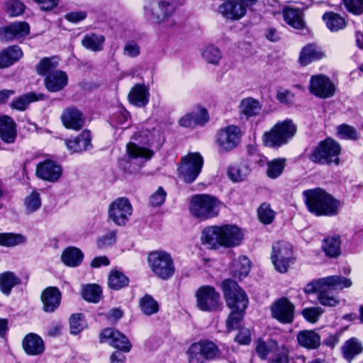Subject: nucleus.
<instances>
[{
  "mask_svg": "<svg viewBox=\"0 0 363 363\" xmlns=\"http://www.w3.org/2000/svg\"><path fill=\"white\" fill-rule=\"evenodd\" d=\"M221 289L227 306L233 310L226 320L227 333H230L239 328L248 305V298L245 291L233 280H224Z\"/></svg>",
  "mask_w": 363,
  "mask_h": 363,
  "instance_id": "1",
  "label": "nucleus"
},
{
  "mask_svg": "<svg viewBox=\"0 0 363 363\" xmlns=\"http://www.w3.org/2000/svg\"><path fill=\"white\" fill-rule=\"evenodd\" d=\"M243 233L235 225H213L204 228L201 240L203 245L211 248L219 247H234L238 246L243 240Z\"/></svg>",
  "mask_w": 363,
  "mask_h": 363,
  "instance_id": "2",
  "label": "nucleus"
},
{
  "mask_svg": "<svg viewBox=\"0 0 363 363\" xmlns=\"http://www.w3.org/2000/svg\"><path fill=\"white\" fill-rule=\"evenodd\" d=\"M306 203L310 212L316 216H333L338 213L340 201L321 189L303 192Z\"/></svg>",
  "mask_w": 363,
  "mask_h": 363,
  "instance_id": "3",
  "label": "nucleus"
},
{
  "mask_svg": "<svg viewBox=\"0 0 363 363\" xmlns=\"http://www.w3.org/2000/svg\"><path fill=\"white\" fill-rule=\"evenodd\" d=\"M222 203L215 196L208 194H196L189 201L191 214L200 220H206L216 217L220 212Z\"/></svg>",
  "mask_w": 363,
  "mask_h": 363,
  "instance_id": "4",
  "label": "nucleus"
},
{
  "mask_svg": "<svg viewBox=\"0 0 363 363\" xmlns=\"http://www.w3.org/2000/svg\"><path fill=\"white\" fill-rule=\"evenodd\" d=\"M159 133L155 129L152 130H145L135 133V140H138L142 145L134 143H129L126 145V152L130 159L141 160L146 162L154 155V151L150 147L157 142Z\"/></svg>",
  "mask_w": 363,
  "mask_h": 363,
  "instance_id": "5",
  "label": "nucleus"
},
{
  "mask_svg": "<svg viewBox=\"0 0 363 363\" xmlns=\"http://www.w3.org/2000/svg\"><path fill=\"white\" fill-rule=\"evenodd\" d=\"M296 131V124L291 120L286 119L277 123L269 131L265 132L262 141L265 146L278 148L287 144Z\"/></svg>",
  "mask_w": 363,
  "mask_h": 363,
  "instance_id": "6",
  "label": "nucleus"
},
{
  "mask_svg": "<svg viewBox=\"0 0 363 363\" xmlns=\"http://www.w3.org/2000/svg\"><path fill=\"white\" fill-rule=\"evenodd\" d=\"M341 151L340 144L332 138L320 142L312 151L310 160L320 164H338Z\"/></svg>",
  "mask_w": 363,
  "mask_h": 363,
  "instance_id": "7",
  "label": "nucleus"
},
{
  "mask_svg": "<svg viewBox=\"0 0 363 363\" xmlns=\"http://www.w3.org/2000/svg\"><path fill=\"white\" fill-rule=\"evenodd\" d=\"M149 267L153 274L162 280L170 279L175 268L171 255L165 251H154L147 257Z\"/></svg>",
  "mask_w": 363,
  "mask_h": 363,
  "instance_id": "8",
  "label": "nucleus"
},
{
  "mask_svg": "<svg viewBox=\"0 0 363 363\" xmlns=\"http://www.w3.org/2000/svg\"><path fill=\"white\" fill-rule=\"evenodd\" d=\"M177 0H147L144 6L145 17L152 23H160L174 11Z\"/></svg>",
  "mask_w": 363,
  "mask_h": 363,
  "instance_id": "9",
  "label": "nucleus"
},
{
  "mask_svg": "<svg viewBox=\"0 0 363 363\" xmlns=\"http://www.w3.org/2000/svg\"><path fill=\"white\" fill-rule=\"evenodd\" d=\"M203 164L202 156L198 152H191L184 156L178 168L179 175L186 183L194 182L199 175Z\"/></svg>",
  "mask_w": 363,
  "mask_h": 363,
  "instance_id": "10",
  "label": "nucleus"
},
{
  "mask_svg": "<svg viewBox=\"0 0 363 363\" xmlns=\"http://www.w3.org/2000/svg\"><path fill=\"white\" fill-rule=\"evenodd\" d=\"M242 132L240 127L229 125L218 130L216 145L219 152H228L235 149L240 143Z\"/></svg>",
  "mask_w": 363,
  "mask_h": 363,
  "instance_id": "11",
  "label": "nucleus"
},
{
  "mask_svg": "<svg viewBox=\"0 0 363 363\" xmlns=\"http://www.w3.org/2000/svg\"><path fill=\"white\" fill-rule=\"evenodd\" d=\"M187 354L189 363H204L218 357L219 350L213 342L200 341L189 347Z\"/></svg>",
  "mask_w": 363,
  "mask_h": 363,
  "instance_id": "12",
  "label": "nucleus"
},
{
  "mask_svg": "<svg viewBox=\"0 0 363 363\" xmlns=\"http://www.w3.org/2000/svg\"><path fill=\"white\" fill-rule=\"evenodd\" d=\"M272 262L276 270L286 273L293 262V250L291 244L286 242H277L272 246Z\"/></svg>",
  "mask_w": 363,
  "mask_h": 363,
  "instance_id": "13",
  "label": "nucleus"
},
{
  "mask_svg": "<svg viewBox=\"0 0 363 363\" xmlns=\"http://www.w3.org/2000/svg\"><path fill=\"white\" fill-rule=\"evenodd\" d=\"M196 297L197 306L203 311H215L221 308L220 294L213 286H201L196 293Z\"/></svg>",
  "mask_w": 363,
  "mask_h": 363,
  "instance_id": "14",
  "label": "nucleus"
},
{
  "mask_svg": "<svg viewBox=\"0 0 363 363\" xmlns=\"http://www.w3.org/2000/svg\"><path fill=\"white\" fill-rule=\"evenodd\" d=\"M133 208L125 198H118L113 201L108 208V218L118 225H124L132 215Z\"/></svg>",
  "mask_w": 363,
  "mask_h": 363,
  "instance_id": "15",
  "label": "nucleus"
},
{
  "mask_svg": "<svg viewBox=\"0 0 363 363\" xmlns=\"http://www.w3.org/2000/svg\"><path fill=\"white\" fill-rule=\"evenodd\" d=\"M309 90L315 96L326 99L335 94V86L328 77L318 74L311 77Z\"/></svg>",
  "mask_w": 363,
  "mask_h": 363,
  "instance_id": "16",
  "label": "nucleus"
},
{
  "mask_svg": "<svg viewBox=\"0 0 363 363\" xmlns=\"http://www.w3.org/2000/svg\"><path fill=\"white\" fill-rule=\"evenodd\" d=\"M272 316L279 322L288 324L294 320V306L286 298L276 301L271 306Z\"/></svg>",
  "mask_w": 363,
  "mask_h": 363,
  "instance_id": "17",
  "label": "nucleus"
},
{
  "mask_svg": "<svg viewBox=\"0 0 363 363\" xmlns=\"http://www.w3.org/2000/svg\"><path fill=\"white\" fill-rule=\"evenodd\" d=\"M218 13L225 20L235 21L243 18L247 9L238 0H225L218 7Z\"/></svg>",
  "mask_w": 363,
  "mask_h": 363,
  "instance_id": "18",
  "label": "nucleus"
},
{
  "mask_svg": "<svg viewBox=\"0 0 363 363\" xmlns=\"http://www.w3.org/2000/svg\"><path fill=\"white\" fill-rule=\"evenodd\" d=\"M101 342H108L113 347L128 352L131 348V345L128 338L121 333L113 328L104 329L100 335Z\"/></svg>",
  "mask_w": 363,
  "mask_h": 363,
  "instance_id": "19",
  "label": "nucleus"
},
{
  "mask_svg": "<svg viewBox=\"0 0 363 363\" xmlns=\"http://www.w3.org/2000/svg\"><path fill=\"white\" fill-rule=\"evenodd\" d=\"M63 125L67 129L79 130L85 123V118L80 110L74 106L65 108L60 117Z\"/></svg>",
  "mask_w": 363,
  "mask_h": 363,
  "instance_id": "20",
  "label": "nucleus"
},
{
  "mask_svg": "<svg viewBox=\"0 0 363 363\" xmlns=\"http://www.w3.org/2000/svg\"><path fill=\"white\" fill-rule=\"evenodd\" d=\"M62 174L60 166L52 160H45L39 163L36 168V175L38 178L50 182H57Z\"/></svg>",
  "mask_w": 363,
  "mask_h": 363,
  "instance_id": "21",
  "label": "nucleus"
},
{
  "mask_svg": "<svg viewBox=\"0 0 363 363\" xmlns=\"http://www.w3.org/2000/svg\"><path fill=\"white\" fill-rule=\"evenodd\" d=\"M208 121V115L206 108H197L186 113L179 120V124L184 128H193L196 125H203Z\"/></svg>",
  "mask_w": 363,
  "mask_h": 363,
  "instance_id": "22",
  "label": "nucleus"
},
{
  "mask_svg": "<svg viewBox=\"0 0 363 363\" xmlns=\"http://www.w3.org/2000/svg\"><path fill=\"white\" fill-rule=\"evenodd\" d=\"M30 26L26 22H16L10 26L0 28V39L9 41L18 39L29 33Z\"/></svg>",
  "mask_w": 363,
  "mask_h": 363,
  "instance_id": "23",
  "label": "nucleus"
},
{
  "mask_svg": "<svg viewBox=\"0 0 363 363\" xmlns=\"http://www.w3.org/2000/svg\"><path fill=\"white\" fill-rule=\"evenodd\" d=\"M65 144L72 153L86 151L92 147L91 133L89 130H84L77 137L65 140Z\"/></svg>",
  "mask_w": 363,
  "mask_h": 363,
  "instance_id": "24",
  "label": "nucleus"
},
{
  "mask_svg": "<svg viewBox=\"0 0 363 363\" xmlns=\"http://www.w3.org/2000/svg\"><path fill=\"white\" fill-rule=\"evenodd\" d=\"M24 352L30 356L41 354L45 350L43 339L35 333H29L24 337L22 341Z\"/></svg>",
  "mask_w": 363,
  "mask_h": 363,
  "instance_id": "25",
  "label": "nucleus"
},
{
  "mask_svg": "<svg viewBox=\"0 0 363 363\" xmlns=\"http://www.w3.org/2000/svg\"><path fill=\"white\" fill-rule=\"evenodd\" d=\"M150 93L148 87L144 84H137L129 92V102L137 107H145L149 103Z\"/></svg>",
  "mask_w": 363,
  "mask_h": 363,
  "instance_id": "26",
  "label": "nucleus"
},
{
  "mask_svg": "<svg viewBox=\"0 0 363 363\" xmlns=\"http://www.w3.org/2000/svg\"><path fill=\"white\" fill-rule=\"evenodd\" d=\"M325 57V52L315 44L304 46L299 54L298 62L302 66H306L313 61L319 60Z\"/></svg>",
  "mask_w": 363,
  "mask_h": 363,
  "instance_id": "27",
  "label": "nucleus"
},
{
  "mask_svg": "<svg viewBox=\"0 0 363 363\" xmlns=\"http://www.w3.org/2000/svg\"><path fill=\"white\" fill-rule=\"evenodd\" d=\"M41 299L43 310L45 312H53L60 304L61 293L57 288L50 286L43 291Z\"/></svg>",
  "mask_w": 363,
  "mask_h": 363,
  "instance_id": "28",
  "label": "nucleus"
},
{
  "mask_svg": "<svg viewBox=\"0 0 363 363\" xmlns=\"http://www.w3.org/2000/svg\"><path fill=\"white\" fill-rule=\"evenodd\" d=\"M298 345L308 350L317 349L321 342L320 335L315 330H303L297 334Z\"/></svg>",
  "mask_w": 363,
  "mask_h": 363,
  "instance_id": "29",
  "label": "nucleus"
},
{
  "mask_svg": "<svg viewBox=\"0 0 363 363\" xmlns=\"http://www.w3.org/2000/svg\"><path fill=\"white\" fill-rule=\"evenodd\" d=\"M16 123L13 120L7 116L0 117V138L7 143H13L16 138Z\"/></svg>",
  "mask_w": 363,
  "mask_h": 363,
  "instance_id": "30",
  "label": "nucleus"
},
{
  "mask_svg": "<svg viewBox=\"0 0 363 363\" xmlns=\"http://www.w3.org/2000/svg\"><path fill=\"white\" fill-rule=\"evenodd\" d=\"M67 74L58 70L50 73L45 78V85L50 91L56 92L62 90L67 84Z\"/></svg>",
  "mask_w": 363,
  "mask_h": 363,
  "instance_id": "31",
  "label": "nucleus"
},
{
  "mask_svg": "<svg viewBox=\"0 0 363 363\" xmlns=\"http://www.w3.org/2000/svg\"><path fill=\"white\" fill-rule=\"evenodd\" d=\"M23 52L18 46L9 47L0 52V67H8L20 60Z\"/></svg>",
  "mask_w": 363,
  "mask_h": 363,
  "instance_id": "32",
  "label": "nucleus"
},
{
  "mask_svg": "<svg viewBox=\"0 0 363 363\" xmlns=\"http://www.w3.org/2000/svg\"><path fill=\"white\" fill-rule=\"evenodd\" d=\"M84 259L83 252L77 247H67L62 252L61 259L65 264L71 267L79 266Z\"/></svg>",
  "mask_w": 363,
  "mask_h": 363,
  "instance_id": "33",
  "label": "nucleus"
},
{
  "mask_svg": "<svg viewBox=\"0 0 363 363\" xmlns=\"http://www.w3.org/2000/svg\"><path fill=\"white\" fill-rule=\"evenodd\" d=\"M322 19L325 23L326 27L332 32H337L346 27L345 19L337 13L332 11L325 12Z\"/></svg>",
  "mask_w": 363,
  "mask_h": 363,
  "instance_id": "34",
  "label": "nucleus"
},
{
  "mask_svg": "<svg viewBox=\"0 0 363 363\" xmlns=\"http://www.w3.org/2000/svg\"><path fill=\"white\" fill-rule=\"evenodd\" d=\"M105 37L94 33H86L82 39V45L87 50L99 52L104 49Z\"/></svg>",
  "mask_w": 363,
  "mask_h": 363,
  "instance_id": "35",
  "label": "nucleus"
},
{
  "mask_svg": "<svg viewBox=\"0 0 363 363\" xmlns=\"http://www.w3.org/2000/svg\"><path fill=\"white\" fill-rule=\"evenodd\" d=\"M363 350L362 343L355 337H352L347 340L342 346V353L343 357L350 362L357 355L359 354Z\"/></svg>",
  "mask_w": 363,
  "mask_h": 363,
  "instance_id": "36",
  "label": "nucleus"
},
{
  "mask_svg": "<svg viewBox=\"0 0 363 363\" xmlns=\"http://www.w3.org/2000/svg\"><path fill=\"white\" fill-rule=\"evenodd\" d=\"M262 108L259 101L252 97L243 99L239 105L240 113L247 118L257 116Z\"/></svg>",
  "mask_w": 363,
  "mask_h": 363,
  "instance_id": "37",
  "label": "nucleus"
},
{
  "mask_svg": "<svg viewBox=\"0 0 363 363\" xmlns=\"http://www.w3.org/2000/svg\"><path fill=\"white\" fill-rule=\"evenodd\" d=\"M285 22L296 29H301L304 27L303 13L298 9L286 8L283 11Z\"/></svg>",
  "mask_w": 363,
  "mask_h": 363,
  "instance_id": "38",
  "label": "nucleus"
},
{
  "mask_svg": "<svg viewBox=\"0 0 363 363\" xmlns=\"http://www.w3.org/2000/svg\"><path fill=\"white\" fill-rule=\"evenodd\" d=\"M21 284V279L12 272H5L0 274V291L9 296L11 289Z\"/></svg>",
  "mask_w": 363,
  "mask_h": 363,
  "instance_id": "39",
  "label": "nucleus"
},
{
  "mask_svg": "<svg viewBox=\"0 0 363 363\" xmlns=\"http://www.w3.org/2000/svg\"><path fill=\"white\" fill-rule=\"evenodd\" d=\"M255 352L261 359H266L268 355L277 350L278 344L274 340L264 341L262 339H257L255 342Z\"/></svg>",
  "mask_w": 363,
  "mask_h": 363,
  "instance_id": "40",
  "label": "nucleus"
},
{
  "mask_svg": "<svg viewBox=\"0 0 363 363\" xmlns=\"http://www.w3.org/2000/svg\"><path fill=\"white\" fill-rule=\"evenodd\" d=\"M58 65L59 60L57 57H44L36 66L37 73L39 75L46 77L48 74H50V73L59 70L57 69Z\"/></svg>",
  "mask_w": 363,
  "mask_h": 363,
  "instance_id": "41",
  "label": "nucleus"
},
{
  "mask_svg": "<svg viewBox=\"0 0 363 363\" xmlns=\"http://www.w3.org/2000/svg\"><path fill=\"white\" fill-rule=\"evenodd\" d=\"M318 299L321 305L334 307L340 303L339 297L335 294L331 287H323L318 292Z\"/></svg>",
  "mask_w": 363,
  "mask_h": 363,
  "instance_id": "42",
  "label": "nucleus"
},
{
  "mask_svg": "<svg viewBox=\"0 0 363 363\" xmlns=\"http://www.w3.org/2000/svg\"><path fill=\"white\" fill-rule=\"evenodd\" d=\"M128 278L121 271L113 269L111 271L108 284V286L114 290H119L128 285Z\"/></svg>",
  "mask_w": 363,
  "mask_h": 363,
  "instance_id": "43",
  "label": "nucleus"
},
{
  "mask_svg": "<svg viewBox=\"0 0 363 363\" xmlns=\"http://www.w3.org/2000/svg\"><path fill=\"white\" fill-rule=\"evenodd\" d=\"M320 283L325 284L326 286L335 289L349 288L352 284L351 279L342 276H329L322 278L320 279Z\"/></svg>",
  "mask_w": 363,
  "mask_h": 363,
  "instance_id": "44",
  "label": "nucleus"
},
{
  "mask_svg": "<svg viewBox=\"0 0 363 363\" xmlns=\"http://www.w3.org/2000/svg\"><path fill=\"white\" fill-rule=\"evenodd\" d=\"M322 249L328 257H336L340 255V240L339 237H330L324 240Z\"/></svg>",
  "mask_w": 363,
  "mask_h": 363,
  "instance_id": "45",
  "label": "nucleus"
},
{
  "mask_svg": "<svg viewBox=\"0 0 363 363\" xmlns=\"http://www.w3.org/2000/svg\"><path fill=\"white\" fill-rule=\"evenodd\" d=\"M250 169L245 164L231 166L228 169V176L233 182L244 181L250 174Z\"/></svg>",
  "mask_w": 363,
  "mask_h": 363,
  "instance_id": "46",
  "label": "nucleus"
},
{
  "mask_svg": "<svg viewBox=\"0 0 363 363\" xmlns=\"http://www.w3.org/2000/svg\"><path fill=\"white\" fill-rule=\"evenodd\" d=\"M234 276L238 279L246 277L250 272L251 263L245 256L239 257L233 262Z\"/></svg>",
  "mask_w": 363,
  "mask_h": 363,
  "instance_id": "47",
  "label": "nucleus"
},
{
  "mask_svg": "<svg viewBox=\"0 0 363 363\" xmlns=\"http://www.w3.org/2000/svg\"><path fill=\"white\" fill-rule=\"evenodd\" d=\"M285 162L284 158H277L269 161L267 164V175L271 179L279 177L285 167Z\"/></svg>",
  "mask_w": 363,
  "mask_h": 363,
  "instance_id": "48",
  "label": "nucleus"
},
{
  "mask_svg": "<svg viewBox=\"0 0 363 363\" xmlns=\"http://www.w3.org/2000/svg\"><path fill=\"white\" fill-rule=\"evenodd\" d=\"M129 114L123 107H118L110 118V123L113 127L125 129L128 123ZM129 125H127V127Z\"/></svg>",
  "mask_w": 363,
  "mask_h": 363,
  "instance_id": "49",
  "label": "nucleus"
},
{
  "mask_svg": "<svg viewBox=\"0 0 363 363\" xmlns=\"http://www.w3.org/2000/svg\"><path fill=\"white\" fill-rule=\"evenodd\" d=\"M101 294L102 290L97 284H88L82 291L84 300L92 303H98L101 298Z\"/></svg>",
  "mask_w": 363,
  "mask_h": 363,
  "instance_id": "50",
  "label": "nucleus"
},
{
  "mask_svg": "<svg viewBox=\"0 0 363 363\" xmlns=\"http://www.w3.org/2000/svg\"><path fill=\"white\" fill-rule=\"evenodd\" d=\"M140 307L142 312L147 315L155 314L159 310L157 302L150 295H145L140 299Z\"/></svg>",
  "mask_w": 363,
  "mask_h": 363,
  "instance_id": "51",
  "label": "nucleus"
},
{
  "mask_svg": "<svg viewBox=\"0 0 363 363\" xmlns=\"http://www.w3.org/2000/svg\"><path fill=\"white\" fill-rule=\"evenodd\" d=\"M26 212L31 213L37 211L41 207L40 195L37 191H33L24 201Z\"/></svg>",
  "mask_w": 363,
  "mask_h": 363,
  "instance_id": "52",
  "label": "nucleus"
},
{
  "mask_svg": "<svg viewBox=\"0 0 363 363\" xmlns=\"http://www.w3.org/2000/svg\"><path fill=\"white\" fill-rule=\"evenodd\" d=\"M202 57L208 63L218 65L222 58V53L218 48L208 45L203 49Z\"/></svg>",
  "mask_w": 363,
  "mask_h": 363,
  "instance_id": "53",
  "label": "nucleus"
},
{
  "mask_svg": "<svg viewBox=\"0 0 363 363\" xmlns=\"http://www.w3.org/2000/svg\"><path fill=\"white\" fill-rule=\"evenodd\" d=\"M38 99L33 93H28L19 96L18 98L13 100L11 104V107L13 109L23 111L26 109L28 104L32 102L37 101Z\"/></svg>",
  "mask_w": 363,
  "mask_h": 363,
  "instance_id": "54",
  "label": "nucleus"
},
{
  "mask_svg": "<svg viewBox=\"0 0 363 363\" xmlns=\"http://www.w3.org/2000/svg\"><path fill=\"white\" fill-rule=\"evenodd\" d=\"M25 241L23 236L13 233H0V245L13 247Z\"/></svg>",
  "mask_w": 363,
  "mask_h": 363,
  "instance_id": "55",
  "label": "nucleus"
},
{
  "mask_svg": "<svg viewBox=\"0 0 363 363\" xmlns=\"http://www.w3.org/2000/svg\"><path fill=\"white\" fill-rule=\"evenodd\" d=\"M337 135L345 140H356L359 135L357 130L352 126L347 124H342L337 127Z\"/></svg>",
  "mask_w": 363,
  "mask_h": 363,
  "instance_id": "56",
  "label": "nucleus"
},
{
  "mask_svg": "<svg viewBox=\"0 0 363 363\" xmlns=\"http://www.w3.org/2000/svg\"><path fill=\"white\" fill-rule=\"evenodd\" d=\"M290 349L285 345H281L274 351L269 363H289Z\"/></svg>",
  "mask_w": 363,
  "mask_h": 363,
  "instance_id": "57",
  "label": "nucleus"
},
{
  "mask_svg": "<svg viewBox=\"0 0 363 363\" xmlns=\"http://www.w3.org/2000/svg\"><path fill=\"white\" fill-rule=\"evenodd\" d=\"M257 215L262 223L269 224L273 221L275 213L269 205L263 203L257 209Z\"/></svg>",
  "mask_w": 363,
  "mask_h": 363,
  "instance_id": "58",
  "label": "nucleus"
},
{
  "mask_svg": "<svg viewBox=\"0 0 363 363\" xmlns=\"http://www.w3.org/2000/svg\"><path fill=\"white\" fill-rule=\"evenodd\" d=\"M69 325L72 334L79 333L85 328L83 315L81 313L73 314L69 319Z\"/></svg>",
  "mask_w": 363,
  "mask_h": 363,
  "instance_id": "59",
  "label": "nucleus"
},
{
  "mask_svg": "<svg viewBox=\"0 0 363 363\" xmlns=\"http://www.w3.org/2000/svg\"><path fill=\"white\" fill-rule=\"evenodd\" d=\"M323 313L320 307H308L302 310L301 314L310 323H316L320 315Z\"/></svg>",
  "mask_w": 363,
  "mask_h": 363,
  "instance_id": "60",
  "label": "nucleus"
},
{
  "mask_svg": "<svg viewBox=\"0 0 363 363\" xmlns=\"http://www.w3.org/2000/svg\"><path fill=\"white\" fill-rule=\"evenodd\" d=\"M116 232L114 230L109 231L104 235L99 238L97 240V247L99 249H104L111 246L116 242Z\"/></svg>",
  "mask_w": 363,
  "mask_h": 363,
  "instance_id": "61",
  "label": "nucleus"
},
{
  "mask_svg": "<svg viewBox=\"0 0 363 363\" xmlns=\"http://www.w3.org/2000/svg\"><path fill=\"white\" fill-rule=\"evenodd\" d=\"M167 197V193L164 189L160 186L155 192L150 195L149 199L150 204L153 207L162 206Z\"/></svg>",
  "mask_w": 363,
  "mask_h": 363,
  "instance_id": "62",
  "label": "nucleus"
},
{
  "mask_svg": "<svg viewBox=\"0 0 363 363\" xmlns=\"http://www.w3.org/2000/svg\"><path fill=\"white\" fill-rule=\"evenodd\" d=\"M25 6L18 0H11L6 4V11L9 16H17L23 13Z\"/></svg>",
  "mask_w": 363,
  "mask_h": 363,
  "instance_id": "63",
  "label": "nucleus"
},
{
  "mask_svg": "<svg viewBox=\"0 0 363 363\" xmlns=\"http://www.w3.org/2000/svg\"><path fill=\"white\" fill-rule=\"evenodd\" d=\"M348 11L355 15L363 12V0H342Z\"/></svg>",
  "mask_w": 363,
  "mask_h": 363,
  "instance_id": "64",
  "label": "nucleus"
}]
</instances>
